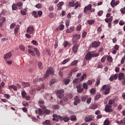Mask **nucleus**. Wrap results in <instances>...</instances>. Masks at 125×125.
Instances as JSON below:
<instances>
[{
  "instance_id": "21",
  "label": "nucleus",
  "mask_w": 125,
  "mask_h": 125,
  "mask_svg": "<svg viewBox=\"0 0 125 125\" xmlns=\"http://www.w3.org/2000/svg\"><path fill=\"white\" fill-rule=\"evenodd\" d=\"M31 84L30 83L28 82H23L22 83V86H23V87H27L28 86H30Z\"/></svg>"
},
{
  "instance_id": "11",
  "label": "nucleus",
  "mask_w": 125,
  "mask_h": 125,
  "mask_svg": "<svg viewBox=\"0 0 125 125\" xmlns=\"http://www.w3.org/2000/svg\"><path fill=\"white\" fill-rule=\"evenodd\" d=\"M92 5L91 4H89L87 6H85L84 8V13L87 14V11L91 10Z\"/></svg>"
},
{
  "instance_id": "30",
  "label": "nucleus",
  "mask_w": 125,
  "mask_h": 125,
  "mask_svg": "<svg viewBox=\"0 0 125 125\" xmlns=\"http://www.w3.org/2000/svg\"><path fill=\"white\" fill-rule=\"evenodd\" d=\"M77 31H78V32H80V31H81L82 30V24L79 23L76 28Z\"/></svg>"
},
{
  "instance_id": "49",
  "label": "nucleus",
  "mask_w": 125,
  "mask_h": 125,
  "mask_svg": "<svg viewBox=\"0 0 125 125\" xmlns=\"http://www.w3.org/2000/svg\"><path fill=\"white\" fill-rule=\"evenodd\" d=\"M69 4L70 6H71V7H74V6H75V1H71L69 3Z\"/></svg>"
},
{
  "instance_id": "34",
  "label": "nucleus",
  "mask_w": 125,
  "mask_h": 125,
  "mask_svg": "<svg viewBox=\"0 0 125 125\" xmlns=\"http://www.w3.org/2000/svg\"><path fill=\"white\" fill-rule=\"evenodd\" d=\"M107 60L108 61V62H113V58L110 55L107 56Z\"/></svg>"
},
{
  "instance_id": "16",
  "label": "nucleus",
  "mask_w": 125,
  "mask_h": 125,
  "mask_svg": "<svg viewBox=\"0 0 125 125\" xmlns=\"http://www.w3.org/2000/svg\"><path fill=\"white\" fill-rule=\"evenodd\" d=\"M64 5V2H60L57 4L58 10H61L62 6Z\"/></svg>"
},
{
  "instance_id": "48",
  "label": "nucleus",
  "mask_w": 125,
  "mask_h": 125,
  "mask_svg": "<svg viewBox=\"0 0 125 125\" xmlns=\"http://www.w3.org/2000/svg\"><path fill=\"white\" fill-rule=\"evenodd\" d=\"M12 8L13 10H16V9H17V5L13 4L12 6Z\"/></svg>"
},
{
  "instance_id": "62",
  "label": "nucleus",
  "mask_w": 125,
  "mask_h": 125,
  "mask_svg": "<svg viewBox=\"0 0 125 125\" xmlns=\"http://www.w3.org/2000/svg\"><path fill=\"white\" fill-rule=\"evenodd\" d=\"M98 68H103V65L102 64V63L101 62H100L98 64Z\"/></svg>"
},
{
  "instance_id": "14",
  "label": "nucleus",
  "mask_w": 125,
  "mask_h": 125,
  "mask_svg": "<svg viewBox=\"0 0 125 125\" xmlns=\"http://www.w3.org/2000/svg\"><path fill=\"white\" fill-rule=\"evenodd\" d=\"M117 79H118V74L111 75L109 78V81L113 82L114 80H117Z\"/></svg>"
},
{
  "instance_id": "1",
  "label": "nucleus",
  "mask_w": 125,
  "mask_h": 125,
  "mask_svg": "<svg viewBox=\"0 0 125 125\" xmlns=\"http://www.w3.org/2000/svg\"><path fill=\"white\" fill-rule=\"evenodd\" d=\"M49 75H54V70H53V68H48L46 71V74L44 75V77L41 78L40 79V81H42L44 80L45 79H47V78H48L49 77Z\"/></svg>"
},
{
  "instance_id": "9",
  "label": "nucleus",
  "mask_w": 125,
  "mask_h": 125,
  "mask_svg": "<svg viewBox=\"0 0 125 125\" xmlns=\"http://www.w3.org/2000/svg\"><path fill=\"white\" fill-rule=\"evenodd\" d=\"M11 56H12V53L11 52H9L4 55V59L5 60H7V59H9Z\"/></svg>"
},
{
  "instance_id": "36",
  "label": "nucleus",
  "mask_w": 125,
  "mask_h": 125,
  "mask_svg": "<svg viewBox=\"0 0 125 125\" xmlns=\"http://www.w3.org/2000/svg\"><path fill=\"white\" fill-rule=\"evenodd\" d=\"M110 120L106 119L104 122V125H110Z\"/></svg>"
},
{
  "instance_id": "63",
  "label": "nucleus",
  "mask_w": 125,
  "mask_h": 125,
  "mask_svg": "<svg viewBox=\"0 0 125 125\" xmlns=\"http://www.w3.org/2000/svg\"><path fill=\"white\" fill-rule=\"evenodd\" d=\"M102 14H103V11H100L98 12V16H102Z\"/></svg>"
},
{
  "instance_id": "13",
  "label": "nucleus",
  "mask_w": 125,
  "mask_h": 125,
  "mask_svg": "<svg viewBox=\"0 0 125 125\" xmlns=\"http://www.w3.org/2000/svg\"><path fill=\"white\" fill-rule=\"evenodd\" d=\"M118 80L122 81V80H125V74L124 73H120L118 76Z\"/></svg>"
},
{
  "instance_id": "18",
  "label": "nucleus",
  "mask_w": 125,
  "mask_h": 125,
  "mask_svg": "<svg viewBox=\"0 0 125 125\" xmlns=\"http://www.w3.org/2000/svg\"><path fill=\"white\" fill-rule=\"evenodd\" d=\"M70 81H71L70 77H68L67 78L63 79V82L64 83V84L66 85L69 84V83H70Z\"/></svg>"
},
{
  "instance_id": "4",
  "label": "nucleus",
  "mask_w": 125,
  "mask_h": 125,
  "mask_svg": "<svg viewBox=\"0 0 125 125\" xmlns=\"http://www.w3.org/2000/svg\"><path fill=\"white\" fill-rule=\"evenodd\" d=\"M112 105L106 104L104 108V111L106 113H112L113 112V109H112Z\"/></svg>"
},
{
  "instance_id": "3",
  "label": "nucleus",
  "mask_w": 125,
  "mask_h": 125,
  "mask_svg": "<svg viewBox=\"0 0 125 125\" xmlns=\"http://www.w3.org/2000/svg\"><path fill=\"white\" fill-rule=\"evenodd\" d=\"M53 118H57V119H59V120H61V121H64L65 123L67 122H68V121H70V118L69 117H65L64 118L62 117L61 116H58L56 114H54L53 115Z\"/></svg>"
},
{
  "instance_id": "29",
  "label": "nucleus",
  "mask_w": 125,
  "mask_h": 125,
  "mask_svg": "<svg viewBox=\"0 0 125 125\" xmlns=\"http://www.w3.org/2000/svg\"><path fill=\"white\" fill-rule=\"evenodd\" d=\"M94 83V80H89L87 81V83L88 85H92V83Z\"/></svg>"
},
{
  "instance_id": "37",
  "label": "nucleus",
  "mask_w": 125,
  "mask_h": 125,
  "mask_svg": "<svg viewBox=\"0 0 125 125\" xmlns=\"http://www.w3.org/2000/svg\"><path fill=\"white\" fill-rule=\"evenodd\" d=\"M115 104V100L111 99L109 100L108 101L109 105H112V104Z\"/></svg>"
},
{
  "instance_id": "31",
  "label": "nucleus",
  "mask_w": 125,
  "mask_h": 125,
  "mask_svg": "<svg viewBox=\"0 0 125 125\" xmlns=\"http://www.w3.org/2000/svg\"><path fill=\"white\" fill-rule=\"evenodd\" d=\"M70 60V58L66 59L62 61V64L63 65H64V64H66V63H68V62H69Z\"/></svg>"
},
{
  "instance_id": "50",
  "label": "nucleus",
  "mask_w": 125,
  "mask_h": 125,
  "mask_svg": "<svg viewBox=\"0 0 125 125\" xmlns=\"http://www.w3.org/2000/svg\"><path fill=\"white\" fill-rule=\"evenodd\" d=\"M21 95L23 98H25L26 97V96L27 95V93L24 91H23L22 92H21Z\"/></svg>"
},
{
  "instance_id": "2",
  "label": "nucleus",
  "mask_w": 125,
  "mask_h": 125,
  "mask_svg": "<svg viewBox=\"0 0 125 125\" xmlns=\"http://www.w3.org/2000/svg\"><path fill=\"white\" fill-rule=\"evenodd\" d=\"M112 88L110 85H104L102 88H101V90H104L105 89V92L104 94L105 95H107V94H109L110 93V89Z\"/></svg>"
},
{
  "instance_id": "24",
  "label": "nucleus",
  "mask_w": 125,
  "mask_h": 125,
  "mask_svg": "<svg viewBox=\"0 0 125 125\" xmlns=\"http://www.w3.org/2000/svg\"><path fill=\"white\" fill-rule=\"evenodd\" d=\"M19 29H20V26H19V25H16L15 29H14V34L15 35H16L18 33V30H19Z\"/></svg>"
},
{
  "instance_id": "45",
  "label": "nucleus",
  "mask_w": 125,
  "mask_h": 125,
  "mask_svg": "<svg viewBox=\"0 0 125 125\" xmlns=\"http://www.w3.org/2000/svg\"><path fill=\"white\" fill-rule=\"evenodd\" d=\"M77 119V117H76V116L75 115H72L71 117H70V120L71 121H76V120Z\"/></svg>"
},
{
  "instance_id": "10",
  "label": "nucleus",
  "mask_w": 125,
  "mask_h": 125,
  "mask_svg": "<svg viewBox=\"0 0 125 125\" xmlns=\"http://www.w3.org/2000/svg\"><path fill=\"white\" fill-rule=\"evenodd\" d=\"M101 43V42H100L99 41H95L94 42H93L92 43V47H98V46H99V45H100V44Z\"/></svg>"
},
{
  "instance_id": "47",
  "label": "nucleus",
  "mask_w": 125,
  "mask_h": 125,
  "mask_svg": "<svg viewBox=\"0 0 125 125\" xmlns=\"http://www.w3.org/2000/svg\"><path fill=\"white\" fill-rule=\"evenodd\" d=\"M115 1L116 0H112L110 4L112 6V7H115Z\"/></svg>"
},
{
  "instance_id": "42",
  "label": "nucleus",
  "mask_w": 125,
  "mask_h": 125,
  "mask_svg": "<svg viewBox=\"0 0 125 125\" xmlns=\"http://www.w3.org/2000/svg\"><path fill=\"white\" fill-rule=\"evenodd\" d=\"M53 108L55 110H59L60 109V106L58 104H56L53 106Z\"/></svg>"
},
{
  "instance_id": "58",
  "label": "nucleus",
  "mask_w": 125,
  "mask_h": 125,
  "mask_svg": "<svg viewBox=\"0 0 125 125\" xmlns=\"http://www.w3.org/2000/svg\"><path fill=\"white\" fill-rule=\"evenodd\" d=\"M106 56H104L101 59V62H102V63H104V62H105V60L106 59Z\"/></svg>"
},
{
  "instance_id": "25",
  "label": "nucleus",
  "mask_w": 125,
  "mask_h": 125,
  "mask_svg": "<svg viewBox=\"0 0 125 125\" xmlns=\"http://www.w3.org/2000/svg\"><path fill=\"white\" fill-rule=\"evenodd\" d=\"M27 10H28V9H27V8H24L23 10H21V14L22 15H26L27 14V13H26L27 12Z\"/></svg>"
},
{
  "instance_id": "39",
  "label": "nucleus",
  "mask_w": 125,
  "mask_h": 125,
  "mask_svg": "<svg viewBox=\"0 0 125 125\" xmlns=\"http://www.w3.org/2000/svg\"><path fill=\"white\" fill-rule=\"evenodd\" d=\"M32 15L33 16H34V17H35V18H38V17H39L36 11H33L32 13Z\"/></svg>"
},
{
  "instance_id": "28",
  "label": "nucleus",
  "mask_w": 125,
  "mask_h": 125,
  "mask_svg": "<svg viewBox=\"0 0 125 125\" xmlns=\"http://www.w3.org/2000/svg\"><path fill=\"white\" fill-rule=\"evenodd\" d=\"M78 63H79V61L75 60L71 63L70 66H76Z\"/></svg>"
},
{
  "instance_id": "8",
  "label": "nucleus",
  "mask_w": 125,
  "mask_h": 125,
  "mask_svg": "<svg viewBox=\"0 0 125 125\" xmlns=\"http://www.w3.org/2000/svg\"><path fill=\"white\" fill-rule=\"evenodd\" d=\"M74 105L75 106H77L78 104H80V102H81V101L80 100V98L78 96H76L74 97Z\"/></svg>"
},
{
  "instance_id": "59",
  "label": "nucleus",
  "mask_w": 125,
  "mask_h": 125,
  "mask_svg": "<svg viewBox=\"0 0 125 125\" xmlns=\"http://www.w3.org/2000/svg\"><path fill=\"white\" fill-rule=\"evenodd\" d=\"M15 26H16V24L15 23H12L10 26V29H13V28H14V27H15Z\"/></svg>"
},
{
  "instance_id": "32",
  "label": "nucleus",
  "mask_w": 125,
  "mask_h": 125,
  "mask_svg": "<svg viewBox=\"0 0 125 125\" xmlns=\"http://www.w3.org/2000/svg\"><path fill=\"white\" fill-rule=\"evenodd\" d=\"M100 77H98V78L97 79V82L95 83L96 86H98V85L100 84Z\"/></svg>"
},
{
  "instance_id": "15",
  "label": "nucleus",
  "mask_w": 125,
  "mask_h": 125,
  "mask_svg": "<svg viewBox=\"0 0 125 125\" xmlns=\"http://www.w3.org/2000/svg\"><path fill=\"white\" fill-rule=\"evenodd\" d=\"M79 49V45H74L72 47V51L74 53H77Z\"/></svg>"
},
{
  "instance_id": "53",
  "label": "nucleus",
  "mask_w": 125,
  "mask_h": 125,
  "mask_svg": "<svg viewBox=\"0 0 125 125\" xmlns=\"http://www.w3.org/2000/svg\"><path fill=\"white\" fill-rule=\"evenodd\" d=\"M83 88L77 89V92L78 93H81V92H83Z\"/></svg>"
},
{
  "instance_id": "38",
  "label": "nucleus",
  "mask_w": 125,
  "mask_h": 125,
  "mask_svg": "<svg viewBox=\"0 0 125 125\" xmlns=\"http://www.w3.org/2000/svg\"><path fill=\"white\" fill-rule=\"evenodd\" d=\"M86 99H87V96H84L81 98L82 102H85V101H86Z\"/></svg>"
},
{
  "instance_id": "57",
  "label": "nucleus",
  "mask_w": 125,
  "mask_h": 125,
  "mask_svg": "<svg viewBox=\"0 0 125 125\" xmlns=\"http://www.w3.org/2000/svg\"><path fill=\"white\" fill-rule=\"evenodd\" d=\"M32 43H33V44H34V45H38V42L36 41V40H33L31 42Z\"/></svg>"
},
{
  "instance_id": "22",
  "label": "nucleus",
  "mask_w": 125,
  "mask_h": 125,
  "mask_svg": "<svg viewBox=\"0 0 125 125\" xmlns=\"http://www.w3.org/2000/svg\"><path fill=\"white\" fill-rule=\"evenodd\" d=\"M91 52V55H92V58H94V57H98L99 56V53H95L94 52L92 51Z\"/></svg>"
},
{
  "instance_id": "55",
  "label": "nucleus",
  "mask_w": 125,
  "mask_h": 125,
  "mask_svg": "<svg viewBox=\"0 0 125 125\" xmlns=\"http://www.w3.org/2000/svg\"><path fill=\"white\" fill-rule=\"evenodd\" d=\"M97 32H98V33H99L100 34H101V32H102V28H101V26H99L98 28Z\"/></svg>"
},
{
  "instance_id": "35",
  "label": "nucleus",
  "mask_w": 125,
  "mask_h": 125,
  "mask_svg": "<svg viewBox=\"0 0 125 125\" xmlns=\"http://www.w3.org/2000/svg\"><path fill=\"white\" fill-rule=\"evenodd\" d=\"M34 51L36 52V55H37V56H40V51H39V50H38V48H34Z\"/></svg>"
},
{
  "instance_id": "33",
  "label": "nucleus",
  "mask_w": 125,
  "mask_h": 125,
  "mask_svg": "<svg viewBox=\"0 0 125 125\" xmlns=\"http://www.w3.org/2000/svg\"><path fill=\"white\" fill-rule=\"evenodd\" d=\"M42 124L43 125H50V121H49V120H46L45 121V122H43L42 123Z\"/></svg>"
},
{
  "instance_id": "44",
  "label": "nucleus",
  "mask_w": 125,
  "mask_h": 125,
  "mask_svg": "<svg viewBox=\"0 0 125 125\" xmlns=\"http://www.w3.org/2000/svg\"><path fill=\"white\" fill-rule=\"evenodd\" d=\"M83 88L84 89H87L88 88V86H87V84L85 83H84L83 85Z\"/></svg>"
},
{
  "instance_id": "40",
  "label": "nucleus",
  "mask_w": 125,
  "mask_h": 125,
  "mask_svg": "<svg viewBox=\"0 0 125 125\" xmlns=\"http://www.w3.org/2000/svg\"><path fill=\"white\" fill-rule=\"evenodd\" d=\"M28 53L32 55V56H35L36 54L31 49H28Z\"/></svg>"
},
{
  "instance_id": "23",
  "label": "nucleus",
  "mask_w": 125,
  "mask_h": 125,
  "mask_svg": "<svg viewBox=\"0 0 125 125\" xmlns=\"http://www.w3.org/2000/svg\"><path fill=\"white\" fill-rule=\"evenodd\" d=\"M73 39H74L75 40H80V39H81V35L80 34H74L73 35Z\"/></svg>"
},
{
  "instance_id": "20",
  "label": "nucleus",
  "mask_w": 125,
  "mask_h": 125,
  "mask_svg": "<svg viewBox=\"0 0 125 125\" xmlns=\"http://www.w3.org/2000/svg\"><path fill=\"white\" fill-rule=\"evenodd\" d=\"M9 89H14L15 91H17V87L14 85H11L9 86Z\"/></svg>"
},
{
  "instance_id": "64",
  "label": "nucleus",
  "mask_w": 125,
  "mask_h": 125,
  "mask_svg": "<svg viewBox=\"0 0 125 125\" xmlns=\"http://www.w3.org/2000/svg\"><path fill=\"white\" fill-rule=\"evenodd\" d=\"M120 11L122 12V13H123V14H125V7H124V8H122L120 10Z\"/></svg>"
},
{
  "instance_id": "51",
  "label": "nucleus",
  "mask_w": 125,
  "mask_h": 125,
  "mask_svg": "<svg viewBox=\"0 0 125 125\" xmlns=\"http://www.w3.org/2000/svg\"><path fill=\"white\" fill-rule=\"evenodd\" d=\"M86 35H87V33L85 31H83L82 35V38H85Z\"/></svg>"
},
{
  "instance_id": "54",
  "label": "nucleus",
  "mask_w": 125,
  "mask_h": 125,
  "mask_svg": "<svg viewBox=\"0 0 125 125\" xmlns=\"http://www.w3.org/2000/svg\"><path fill=\"white\" fill-rule=\"evenodd\" d=\"M87 22L88 24H89V25H92V24L94 23V21L93 20H88Z\"/></svg>"
},
{
  "instance_id": "12",
  "label": "nucleus",
  "mask_w": 125,
  "mask_h": 125,
  "mask_svg": "<svg viewBox=\"0 0 125 125\" xmlns=\"http://www.w3.org/2000/svg\"><path fill=\"white\" fill-rule=\"evenodd\" d=\"M91 58H92L91 52H89L87 53V54H86L85 56V59H86V60H90Z\"/></svg>"
},
{
  "instance_id": "7",
  "label": "nucleus",
  "mask_w": 125,
  "mask_h": 125,
  "mask_svg": "<svg viewBox=\"0 0 125 125\" xmlns=\"http://www.w3.org/2000/svg\"><path fill=\"white\" fill-rule=\"evenodd\" d=\"M93 115H90L87 117H85L84 118V121L86 123H88L89 122H91V121H93Z\"/></svg>"
},
{
  "instance_id": "61",
  "label": "nucleus",
  "mask_w": 125,
  "mask_h": 125,
  "mask_svg": "<svg viewBox=\"0 0 125 125\" xmlns=\"http://www.w3.org/2000/svg\"><path fill=\"white\" fill-rule=\"evenodd\" d=\"M125 121L124 120H122L121 121H117V124H119V125H122V124H125Z\"/></svg>"
},
{
  "instance_id": "46",
  "label": "nucleus",
  "mask_w": 125,
  "mask_h": 125,
  "mask_svg": "<svg viewBox=\"0 0 125 125\" xmlns=\"http://www.w3.org/2000/svg\"><path fill=\"white\" fill-rule=\"evenodd\" d=\"M20 49L22 51H25V47L22 45H20L19 46Z\"/></svg>"
},
{
  "instance_id": "43",
  "label": "nucleus",
  "mask_w": 125,
  "mask_h": 125,
  "mask_svg": "<svg viewBox=\"0 0 125 125\" xmlns=\"http://www.w3.org/2000/svg\"><path fill=\"white\" fill-rule=\"evenodd\" d=\"M44 113H45L46 115H49V114L51 113V111L49 109H45Z\"/></svg>"
},
{
  "instance_id": "41",
  "label": "nucleus",
  "mask_w": 125,
  "mask_h": 125,
  "mask_svg": "<svg viewBox=\"0 0 125 125\" xmlns=\"http://www.w3.org/2000/svg\"><path fill=\"white\" fill-rule=\"evenodd\" d=\"M84 78H86V74H83V75L79 79L80 82H83V81Z\"/></svg>"
},
{
  "instance_id": "60",
  "label": "nucleus",
  "mask_w": 125,
  "mask_h": 125,
  "mask_svg": "<svg viewBox=\"0 0 125 125\" xmlns=\"http://www.w3.org/2000/svg\"><path fill=\"white\" fill-rule=\"evenodd\" d=\"M42 88H44V84H42L41 85V87H39L37 88V90H41V89H42Z\"/></svg>"
},
{
  "instance_id": "6",
  "label": "nucleus",
  "mask_w": 125,
  "mask_h": 125,
  "mask_svg": "<svg viewBox=\"0 0 125 125\" xmlns=\"http://www.w3.org/2000/svg\"><path fill=\"white\" fill-rule=\"evenodd\" d=\"M34 30L35 28L33 25H29L26 29V33L30 34H33V33H34Z\"/></svg>"
},
{
  "instance_id": "26",
  "label": "nucleus",
  "mask_w": 125,
  "mask_h": 125,
  "mask_svg": "<svg viewBox=\"0 0 125 125\" xmlns=\"http://www.w3.org/2000/svg\"><path fill=\"white\" fill-rule=\"evenodd\" d=\"M101 97V94L100 93H98L96 95V96H95L94 100H95V101H97V100H98V99H100Z\"/></svg>"
},
{
  "instance_id": "5",
  "label": "nucleus",
  "mask_w": 125,
  "mask_h": 125,
  "mask_svg": "<svg viewBox=\"0 0 125 125\" xmlns=\"http://www.w3.org/2000/svg\"><path fill=\"white\" fill-rule=\"evenodd\" d=\"M63 93H64V90L61 89L57 91L56 94L57 95L58 98L59 99H62V97H63Z\"/></svg>"
},
{
  "instance_id": "19",
  "label": "nucleus",
  "mask_w": 125,
  "mask_h": 125,
  "mask_svg": "<svg viewBox=\"0 0 125 125\" xmlns=\"http://www.w3.org/2000/svg\"><path fill=\"white\" fill-rule=\"evenodd\" d=\"M104 21L105 22H106V23H109V22H111L113 21V16H111L110 17V18H106L105 20H104Z\"/></svg>"
},
{
  "instance_id": "17",
  "label": "nucleus",
  "mask_w": 125,
  "mask_h": 125,
  "mask_svg": "<svg viewBox=\"0 0 125 125\" xmlns=\"http://www.w3.org/2000/svg\"><path fill=\"white\" fill-rule=\"evenodd\" d=\"M97 108H98V104L96 103L93 104L90 106V109H91L92 110H95V109H97Z\"/></svg>"
},
{
  "instance_id": "56",
  "label": "nucleus",
  "mask_w": 125,
  "mask_h": 125,
  "mask_svg": "<svg viewBox=\"0 0 125 125\" xmlns=\"http://www.w3.org/2000/svg\"><path fill=\"white\" fill-rule=\"evenodd\" d=\"M64 28H65V26H64L63 24H61L59 26V29L61 30V31L63 30Z\"/></svg>"
},
{
  "instance_id": "52",
  "label": "nucleus",
  "mask_w": 125,
  "mask_h": 125,
  "mask_svg": "<svg viewBox=\"0 0 125 125\" xmlns=\"http://www.w3.org/2000/svg\"><path fill=\"white\" fill-rule=\"evenodd\" d=\"M16 5H17V6L20 7V6H22V5H23V2H18V3H17Z\"/></svg>"
},
{
  "instance_id": "27",
  "label": "nucleus",
  "mask_w": 125,
  "mask_h": 125,
  "mask_svg": "<svg viewBox=\"0 0 125 125\" xmlns=\"http://www.w3.org/2000/svg\"><path fill=\"white\" fill-rule=\"evenodd\" d=\"M38 66L39 67V69L40 70H42V69H43V66H42V62H40L38 63Z\"/></svg>"
}]
</instances>
